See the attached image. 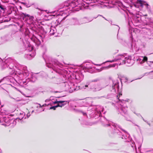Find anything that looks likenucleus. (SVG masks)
<instances>
[{"mask_svg":"<svg viewBox=\"0 0 153 153\" xmlns=\"http://www.w3.org/2000/svg\"><path fill=\"white\" fill-rule=\"evenodd\" d=\"M89 64H90L89 63H87V64H86V65H89Z\"/></svg>","mask_w":153,"mask_h":153,"instance_id":"72a5a7b5","label":"nucleus"},{"mask_svg":"<svg viewBox=\"0 0 153 153\" xmlns=\"http://www.w3.org/2000/svg\"><path fill=\"white\" fill-rule=\"evenodd\" d=\"M18 75L16 77V81L20 85H26L30 81L34 82L37 79L36 74L30 73L26 67H21L20 69H15Z\"/></svg>","mask_w":153,"mask_h":153,"instance_id":"f257e3e1","label":"nucleus"},{"mask_svg":"<svg viewBox=\"0 0 153 153\" xmlns=\"http://www.w3.org/2000/svg\"><path fill=\"white\" fill-rule=\"evenodd\" d=\"M117 60H120L119 65L127 63L128 65H131L133 62V61L131 59L130 56L126 55H120L117 56V58L112 60H108L103 63L104 64L107 62H114Z\"/></svg>","mask_w":153,"mask_h":153,"instance_id":"7ed1b4c3","label":"nucleus"},{"mask_svg":"<svg viewBox=\"0 0 153 153\" xmlns=\"http://www.w3.org/2000/svg\"><path fill=\"white\" fill-rule=\"evenodd\" d=\"M57 107V105H55L53 106H51L50 107V109H53L54 110H55L56 109V108Z\"/></svg>","mask_w":153,"mask_h":153,"instance_id":"b1692460","label":"nucleus"},{"mask_svg":"<svg viewBox=\"0 0 153 153\" xmlns=\"http://www.w3.org/2000/svg\"><path fill=\"white\" fill-rule=\"evenodd\" d=\"M55 23L56 24L55 26L56 27H57L59 25H60L62 23V21L58 19L56 21Z\"/></svg>","mask_w":153,"mask_h":153,"instance_id":"a211bd4d","label":"nucleus"},{"mask_svg":"<svg viewBox=\"0 0 153 153\" xmlns=\"http://www.w3.org/2000/svg\"><path fill=\"white\" fill-rule=\"evenodd\" d=\"M0 8L2 10H4V8L3 6L1 4H0Z\"/></svg>","mask_w":153,"mask_h":153,"instance_id":"bb28decb","label":"nucleus"},{"mask_svg":"<svg viewBox=\"0 0 153 153\" xmlns=\"http://www.w3.org/2000/svg\"><path fill=\"white\" fill-rule=\"evenodd\" d=\"M71 22L72 24L74 25H80L81 24V23H80L79 22V20L76 18L73 19L71 21Z\"/></svg>","mask_w":153,"mask_h":153,"instance_id":"f3484780","label":"nucleus"},{"mask_svg":"<svg viewBox=\"0 0 153 153\" xmlns=\"http://www.w3.org/2000/svg\"><path fill=\"white\" fill-rule=\"evenodd\" d=\"M62 29L60 31L58 32L57 34H56V33L57 32V30L55 27H53L52 26H51L50 28V34L51 35H55V36H57V35L58 34H61L62 32Z\"/></svg>","mask_w":153,"mask_h":153,"instance_id":"0eeeda50","label":"nucleus"},{"mask_svg":"<svg viewBox=\"0 0 153 153\" xmlns=\"http://www.w3.org/2000/svg\"><path fill=\"white\" fill-rule=\"evenodd\" d=\"M90 88L92 91L95 92L99 91L102 89L103 88L99 85L97 84L95 86L94 85H89Z\"/></svg>","mask_w":153,"mask_h":153,"instance_id":"9d476101","label":"nucleus"},{"mask_svg":"<svg viewBox=\"0 0 153 153\" xmlns=\"http://www.w3.org/2000/svg\"><path fill=\"white\" fill-rule=\"evenodd\" d=\"M10 60L11 61H12L11 60H10V59H7L5 61V62H3L1 64V67L2 68V69H4L6 68V67H7V65H8L9 67V68L10 69H13L14 70V72H15V74L17 75H17H18V74L16 72V71L15 70V69L17 70V69H20L21 70V67H17L16 66L15 67H13L12 68H11V65H12V64L10 63L9 65L8 64V63H7L8 61H9Z\"/></svg>","mask_w":153,"mask_h":153,"instance_id":"20e7f679","label":"nucleus"},{"mask_svg":"<svg viewBox=\"0 0 153 153\" xmlns=\"http://www.w3.org/2000/svg\"><path fill=\"white\" fill-rule=\"evenodd\" d=\"M112 128H113L114 130V133L118 134L119 135H120L121 132L119 130V129H120V128L117 124H114V125H112Z\"/></svg>","mask_w":153,"mask_h":153,"instance_id":"2eb2a0df","label":"nucleus"},{"mask_svg":"<svg viewBox=\"0 0 153 153\" xmlns=\"http://www.w3.org/2000/svg\"><path fill=\"white\" fill-rule=\"evenodd\" d=\"M22 16H23V19L27 22L28 23H35V21L38 22V19H36V20H35L33 16H31L29 15L22 13Z\"/></svg>","mask_w":153,"mask_h":153,"instance_id":"39448f33","label":"nucleus"},{"mask_svg":"<svg viewBox=\"0 0 153 153\" xmlns=\"http://www.w3.org/2000/svg\"><path fill=\"white\" fill-rule=\"evenodd\" d=\"M142 118H143V120L144 121H145V122H146L149 125V123H148V122H147L145 120L143 117H142Z\"/></svg>","mask_w":153,"mask_h":153,"instance_id":"c756f323","label":"nucleus"},{"mask_svg":"<svg viewBox=\"0 0 153 153\" xmlns=\"http://www.w3.org/2000/svg\"><path fill=\"white\" fill-rule=\"evenodd\" d=\"M88 85H85V88L87 87H88Z\"/></svg>","mask_w":153,"mask_h":153,"instance_id":"2f4dec72","label":"nucleus"},{"mask_svg":"<svg viewBox=\"0 0 153 153\" xmlns=\"http://www.w3.org/2000/svg\"><path fill=\"white\" fill-rule=\"evenodd\" d=\"M83 114L84 115H86V114L85 113H83Z\"/></svg>","mask_w":153,"mask_h":153,"instance_id":"473e14b6","label":"nucleus"},{"mask_svg":"<svg viewBox=\"0 0 153 153\" xmlns=\"http://www.w3.org/2000/svg\"><path fill=\"white\" fill-rule=\"evenodd\" d=\"M31 40L33 41L36 45H38L40 44V41H43L42 36H39L38 38L33 37L31 38Z\"/></svg>","mask_w":153,"mask_h":153,"instance_id":"9b49d317","label":"nucleus"},{"mask_svg":"<svg viewBox=\"0 0 153 153\" xmlns=\"http://www.w3.org/2000/svg\"><path fill=\"white\" fill-rule=\"evenodd\" d=\"M33 112H34V111H32V113H33Z\"/></svg>","mask_w":153,"mask_h":153,"instance_id":"58836bf2","label":"nucleus"},{"mask_svg":"<svg viewBox=\"0 0 153 153\" xmlns=\"http://www.w3.org/2000/svg\"><path fill=\"white\" fill-rule=\"evenodd\" d=\"M128 107L125 103L120 104L119 106V112L122 114H126L127 112Z\"/></svg>","mask_w":153,"mask_h":153,"instance_id":"423d86ee","label":"nucleus"},{"mask_svg":"<svg viewBox=\"0 0 153 153\" xmlns=\"http://www.w3.org/2000/svg\"><path fill=\"white\" fill-rule=\"evenodd\" d=\"M47 65L48 68H52L55 67V66L53 65H51V63H47Z\"/></svg>","mask_w":153,"mask_h":153,"instance_id":"412c9836","label":"nucleus"},{"mask_svg":"<svg viewBox=\"0 0 153 153\" xmlns=\"http://www.w3.org/2000/svg\"><path fill=\"white\" fill-rule=\"evenodd\" d=\"M92 0L91 1V3H85L86 4H87V5L88 6V5L91 4V3H95L98 1V0Z\"/></svg>","mask_w":153,"mask_h":153,"instance_id":"5701e85b","label":"nucleus"},{"mask_svg":"<svg viewBox=\"0 0 153 153\" xmlns=\"http://www.w3.org/2000/svg\"><path fill=\"white\" fill-rule=\"evenodd\" d=\"M10 97L11 98L13 99H15H15L14 98H13L12 97H10Z\"/></svg>","mask_w":153,"mask_h":153,"instance_id":"c9c22d12","label":"nucleus"},{"mask_svg":"<svg viewBox=\"0 0 153 153\" xmlns=\"http://www.w3.org/2000/svg\"><path fill=\"white\" fill-rule=\"evenodd\" d=\"M110 126V123H109V124H106V125H105V126Z\"/></svg>","mask_w":153,"mask_h":153,"instance_id":"7c9ffc66","label":"nucleus"},{"mask_svg":"<svg viewBox=\"0 0 153 153\" xmlns=\"http://www.w3.org/2000/svg\"><path fill=\"white\" fill-rule=\"evenodd\" d=\"M112 88L113 90L115 91L116 89L118 90L119 88V82L117 80H114L113 81V85H112Z\"/></svg>","mask_w":153,"mask_h":153,"instance_id":"4468645a","label":"nucleus"},{"mask_svg":"<svg viewBox=\"0 0 153 153\" xmlns=\"http://www.w3.org/2000/svg\"><path fill=\"white\" fill-rule=\"evenodd\" d=\"M142 1L141 0H138L137 1V4H140V5L142 6Z\"/></svg>","mask_w":153,"mask_h":153,"instance_id":"393cba45","label":"nucleus"},{"mask_svg":"<svg viewBox=\"0 0 153 153\" xmlns=\"http://www.w3.org/2000/svg\"><path fill=\"white\" fill-rule=\"evenodd\" d=\"M99 16H102L103 18H104L105 20H107L104 17L102 16V15H98L96 17H94V18H88L87 17H84L81 20V22H82L81 23V24H82V23H86L88 22H90L94 18L96 19L97 17Z\"/></svg>","mask_w":153,"mask_h":153,"instance_id":"6e6552de","label":"nucleus"},{"mask_svg":"<svg viewBox=\"0 0 153 153\" xmlns=\"http://www.w3.org/2000/svg\"><path fill=\"white\" fill-rule=\"evenodd\" d=\"M39 107L40 108H41L42 107V106H45V105H46V104L43 105L42 106L40 104H39Z\"/></svg>","mask_w":153,"mask_h":153,"instance_id":"cd10ccee","label":"nucleus"},{"mask_svg":"<svg viewBox=\"0 0 153 153\" xmlns=\"http://www.w3.org/2000/svg\"><path fill=\"white\" fill-rule=\"evenodd\" d=\"M117 65L116 64H114L113 65H110L107 66L105 67L101 68L100 69H98L97 68H96V70H98V72H100L101 71L104 69H106L108 68H109L111 67H114Z\"/></svg>","mask_w":153,"mask_h":153,"instance_id":"dca6fc26","label":"nucleus"},{"mask_svg":"<svg viewBox=\"0 0 153 153\" xmlns=\"http://www.w3.org/2000/svg\"><path fill=\"white\" fill-rule=\"evenodd\" d=\"M94 5V4H91L90 5H91H91Z\"/></svg>","mask_w":153,"mask_h":153,"instance_id":"e433bc0d","label":"nucleus"},{"mask_svg":"<svg viewBox=\"0 0 153 153\" xmlns=\"http://www.w3.org/2000/svg\"><path fill=\"white\" fill-rule=\"evenodd\" d=\"M91 0H74L71 1H68L64 3V6L67 7L68 12L70 11L77 10L81 9V7H84L87 6L85 3H89L91 2Z\"/></svg>","mask_w":153,"mask_h":153,"instance_id":"f03ea898","label":"nucleus"},{"mask_svg":"<svg viewBox=\"0 0 153 153\" xmlns=\"http://www.w3.org/2000/svg\"><path fill=\"white\" fill-rule=\"evenodd\" d=\"M129 136V134H126V136L123 135L122 136V139H127V137H128Z\"/></svg>","mask_w":153,"mask_h":153,"instance_id":"4be33fe9","label":"nucleus"},{"mask_svg":"<svg viewBox=\"0 0 153 153\" xmlns=\"http://www.w3.org/2000/svg\"><path fill=\"white\" fill-rule=\"evenodd\" d=\"M75 79L77 80L76 81L77 83L79 82L82 79L83 76L82 74L78 73H76L75 74Z\"/></svg>","mask_w":153,"mask_h":153,"instance_id":"ddd939ff","label":"nucleus"},{"mask_svg":"<svg viewBox=\"0 0 153 153\" xmlns=\"http://www.w3.org/2000/svg\"><path fill=\"white\" fill-rule=\"evenodd\" d=\"M28 47L27 48L26 50L29 51H31L33 49V48L32 46H31V45H28Z\"/></svg>","mask_w":153,"mask_h":153,"instance_id":"6ab92c4d","label":"nucleus"},{"mask_svg":"<svg viewBox=\"0 0 153 153\" xmlns=\"http://www.w3.org/2000/svg\"><path fill=\"white\" fill-rule=\"evenodd\" d=\"M30 115V114L29 113H28L27 114V116L28 117Z\"/></svg>","mask_w":153,"mask_h":153,"instance_id":"c85d7f7f","label":"nucleus"},{"mask_svg":"<svg viewBox=\"0 0 153 153\" xmlns=\"http://www.w3.org/2000/svg\"><path fill=\"white\" fill-rule=\"evenodd\" d=\"M99 80V79H94L92 81V82H96L97 81H98Z\"/></svg>","mask_w":153,"mask_h":153,"instance_id":"a878e982","label":"nucleus"},{"mask_svg":"<svg viewBox=\"0 0 153 153\" xmlns=\"http://www.w3.org/2000/svg\"><path fill=\"white\" fill-rule=\"evenodd\" d=\"M20 100H16L17 101H20Z\"/></svg>","mask_w":153,"mask_h":153,"instance_id":"4c0bfd02","label":"nucleus"},{"mask_svg":"<svg viewBox=\"0 0 153 153\" xmlns=\"http://www.w3.org/2000/svg\"><path fill=\"white\" fill-rule=\"evenodd\" d=\"M63 19H63L62 20V21Z\"/></svg>","mask_w":153,"mask_h":153,"instance_id":"a19ab883","label":"nucleus"},{"mask_svg":"<svg viewBox=\"0 0 153 153\" xmlns=\"http://www.w3.org/2000/svg\"><path fill=\"white\" fill-rule=\"evenodd\" d=\"M126 80L127 81V78H126Z\"/></svg>","mask_w":153,"mask_h":153,"instance_id":"ea45409f","label":"nucleus"},{"mask_svg":"<svg viewBox=\"0 0 153 153\" xmlns=\"http://www.w3.org/2000/svg\"><path fill=\"white\" fill-rule=\"evenodd\" d=\"M150 64H149V66L152 68L153 69V61L150 62ZM150 74L151 75H153V71L150 72Z\"/></svg>","mask_w":153,"mask_h":153,"instance_id":"aec40b11","label":"nucleus"},{"mask_svg":"<svg viewBox=\"0 0 153 153\" xmlns=\"http://www.w3.org/2000/svg\"><path fill=\"white\" fill-rule=\"evenodd\" d=\"M147 58L146 56H140L137 59L138 62L140 64H142L144 62L147 61Z\"/></svg>","mask_w":153,"mask_h":153,"instance_id":"f8f14e48","label":"nucleus"},{"mask_svg":"<svg viewBox=\"0 0 153 153\" xmlns=\"http://www.w3.org/2000/svg\"><path fill=\"white\" fill-rule=\"evenodd\" d=\"M69 101H56L53 102V103L54 104H58L57 105V107H62L65 105L67 104V102L68 104L69 103Z\"/></svg>","mask_w":153,"mask_h":153,"instance_id":"1a4fd4ad","label":"nucleus"},{"mask_svg":"<svg viewBox=\"0 0 153 153\" xmlns=\"http://www.w3.org/2000/svg\"><path fill=\"white\" fill-rule=\"evenodd\" d=\"M88 67V68H91V67Z\"/></svg>","mask_w":153,"mask_h":153,"instance_id":"f704fd0d","label":"nucleus"}]
</instances>
